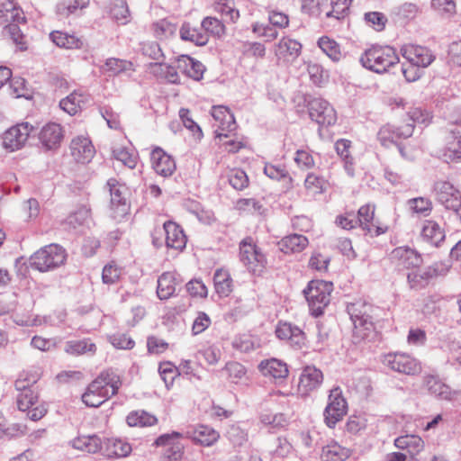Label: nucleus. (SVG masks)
<instances>
[{"label":"nucleus","mask_w":461,"mask_h":461,"mask_svg":"<svg viewBox=\"0 0 461 461\" xmlns=\"http://www.w3.org/2000/svg\"><path fill=\"white\" fill-rule=\"evenodd\" d=\"M186 290L191 296L205 298L208 291L205 285L198 279H194L186 284Z\"/></svg>","instance_id":"0e129e2a"},{"label":"nucleus","mask_w":461,"mask_h":461,"mask_svg":"<svg viewBox=\"0 0 461 461\" xmlns=\"http://www.w3.org/2000/svg\"><path fill=\"white\" fill-rule=\"evenodd\" d=\"M414 130L413 123H405L404 125L395 126L387 123L380 128L377 133V139L384 147L396 145L402 157H405L402 147L398 143L400 139H406L412 135Z\"/></svg>","instance_id":"1a4fd4ad"},{"label":"nucleus","mask_w":461,"mask_h":461,"mask_svg":"<svg viewBox=\"0 0 461 461\" xmlns=\"http://www.w3.org/2000/svg\"><path fill=\"white\" fill-rule=\"evenodd\" d=\"M69 148L74 159L82 164L90 162L95 154L92 141L84 136H77L72 139Z\"/></svg>","instance_id":"dca6fc26"},{"label":"nucleus","mask_w":461,"mask_h":461,"mask_svg":"<svg viewBox=\"0 0 461 461\" xmlns=\"http://www.w3.org/2000/svg\"><path fill=\"white\" fill-rule=\"evenodd\" d=\"M302 45L295 40L283 38L276 48V55L279 59L291 61L296 59L301 52Z\"/></svg>","instance_id":"7c9ffc66"},{"label":"nucleus","mask_w":461,"mask_h":461,"mask_svg":"<svg viewBox=\"0 0 461 461\" xmlns=\"http://www.w3.org/2000/svg\"><path fill=\"white\" fill-rule=\"evenodd\" d=\"M391 259L397 267L402 268L418 267L421 262V256L408 247H399L391 252Z\"/></svg>","instance_id":"412c9836"},{"label":"nucleus","mask_w":461,"mask_h":461,"mask_svg":"<svg viewBox=\"0 0 461 461\" xmlns=\"http://www.w3.org/2000/svg\"><path fill=\"white\" fill-rule=\"evenodd\" d=\"M347 311L354 325L353 338L355 342L357 343L367 339L375 330L372 315L373 306L365 302H356L349 303L347 306Z\"/></svg>","instance_id":"7ed1b4c3"},{"label":"nucleus","mask_w":461,"mask_h":461,"mask_svg":"<svg viewBox=\"0 0 461 461\" xmlns=\"http://www.w3.org/2000/svg\"><path fill=\"white\" fill-rule=\"evenodd\" d=\"M216 293L221 297H227L232 292V279L228 271L217 269L213 276Z\"/></svg>","instance_id":"58836bf2"},{"label":"nucleus","mask_w":461,"mask_h":461,"mask_svg":"<svg viewBox=\"0 0 461 461\" xmlns=\"http://www.w3.org/2000/svg\"><path fill=\"white\" fill-rule=\"evenodd\" d=\"M107 186L111 195L110 207L112 217L119 221L129 212V205L126 199L127 188L114 178L107 181Z\"/></svg>","instance_id":"9b49d317"},{"label":"nucleus","mask_w":461,"mask_h":461,"mask_svg":"<svg viewBox=\"0 0 461 461\" xmlns=\"http://www.w3.org/2000/svg\"><path fill=\"white\" fill-rule=\"evenodd\" d=\"M152 167L161 176L168 177L176 171L175 159L161 148H155L150 155Z\"/></svg>","instance_id":"f3484780"},{"label":"nucleus","mask_w":461,"mask_h":461,"mask_svg":"<svg viewBox=\"0 0 461 461\" xmlns=\"http://www.w3.org/2000/svg\"><path fill=\"white\" fill-rule=\"evenodd\" d=\"M258 369L264 376H268L275 380H283L289 374L287 365L277 358L262 360L258 365Z\"/></svg>","instance_id":"b1692460"},{"label":"nucleus","mask_w":461,"mask_h":461,"mask_svg":"<svg viewBox=\"0 0 461 461\" xmlns=\"http://www.w3.org/2000/svg\"><path fill=\"white\" fill-rule=\"evenodd\" d=\"M163 229L166 235L165 242L167 248L176 250H182L185 248L186 236L178 224L168 221L163 224Z\"/></svg>","instance_id":"5701e85b"},{"label":"nucleus","mask_w":461,"mask_h":461,"mask_svg":"<svg viewBox=\"0 0 461 461\" xmlns=\"http://www.w3.org/2000/svg\"><path fill=\"white\" fill-rule=\"evenodd\" d=\"M228 182L232 188L242 191L249 186V180L247 173L240 168H231L227 174Z\"/></svg>","instance_id":"de8ad7c7"},{"label":"nucleus","mask_w":461,"mask_h":461,"mask_svg":"<svg viewBox=\"0 0 461 461\" xmlns=\"http://www.w3.org/2000/svg\"><path fill=\"white\" fill-rule=\"evenodd\" d=\"M365 21L375 31L381 32L384 29L387 23L385 15L379 12H369L365 14Z\"/></svg>","instance_id":"680f3d73"},{"label":"nucleus","mask_w":461,"mask_h":461,"mask_svg":"<svg viewBox=\"0 0 461 461\" xmlns=\"http://www.w3.org/2000/svg\"><path fill=\"white\" fill-rule=\"evenodd\" d=\"M121 276V269L114 264L104 266L102 273V279L104 284L113 285L116 283Z\"/></svg>","instance_id":"e2e57ef3"},{"label":"nucleus","mask_w":461,"mask_h":461,"mask_svg":"<svg viewBox=\"0 0 461 461\" xmlns=\"http://www.w3.org/2000/svg\"><path fill=\"white\" fill-rule=\"evenodd\" d=\"M321 371L313 366H307L301 373L298 384V391L302 395H307L317 389L322 383Z\"/></svg>","instance_id":"aec40b11"},{"label":"nucleus","mask_w":461,"mask_h":461,"mask_svg":"<svg viewBox=\"0 0 461 461\" xmlns=\"http://www.w3.org/2000/svg\"><path fill=\"white\" fill-rule=\"evenodd\" d=\"M131 67V63L127 60L111 58L105 61L104 65L102 67V70L110 75H117L130 69Z\"/></svg>","instance_id":"3c124183"},{"label":"nucleus","mask_w":461,"mask_h":461,"mask_svg":"<svg viewBox=\"0 0 461 461\" xmlns=\"http://www.w3.org/2000/svg\"><path fill=\"white\" fill-rule=\"evenodd\" d=\"M280 250L285 254L298 253L308 245V239L301 234H292L283 238L279 241Z\"/></svg>","instance_id":"c9c22d12"},{"label":"nucleus","mask_w":461,"mask_h":461,"mask_svg":"<svg viewBox=\"0 0 461 461\" xmlns=\"http://www.w3.org/2000/svg\"><path fill=\"white\" fill-rule=\"evenodd\" d=\"M122 385L120 376L111 369L103 371L82 395L83 402L89 407H99L115 395Z\"/></svg>","instance_id":"f257e3e1"},{"label":"nucleus","mask_w":461,"mask_h":461,"mask_svg":"<svg viewBox=\"0 0 461 461\" xmlns=\"http://www.w3.org/2000/svg\"><path fill=\"white\" fill-rule=\"evenodd\" d=\"M436 276V270L431 268L419 269L408 274L407 280L412 289L425 287L429 280Z\"/></svg>","instance_id":"79ce46f5"},{"label":"nucleus","mask_w":461,"mask_h":461,"mask_svg":"<svg viewBox=\"0 0 461 461\" xmlns=\"http://www.w3.org/2000/svg\"><path fill=\"white\" fill-rule=\"evenodd\" d=\"M77 448L86 450L89 453H95L103 450L107 457H126L132 448L130 443L121 438H107L102 446L101 440L96 436L77 439L74 445Z\"/></svg>","instance_id":"f03ea898"},{"label":"nucleus","mask_w":461,"mask_h":461,"mask_svg":"<svg viewBox=\"0 0 461 461\" xmlns=\"http://www.w3.org/2000/svg\"><path fill=\"white\" fill-rule=\"evenodd\" d=\"M394 445L398 448L406 449L411 457L419 454L424 447L423 440L420 437L416 435H404L398 437L394 440Z\"/></svg>","instance_id":"e433bc0d"},{"label":"nucleus","mask_w":461,"mask_h":461,"mask_svg":"<svg viewBox=\"0 0 461 461\" xmlns=\"http://www.w3.org/2000/svg\"><path fill=\"white\" fill-rule=\"evenodd\" d=\"M302 11L312 16H319L324 9L328 8V0H301Z\"/></svg>","instance_id":"603ef678"},{"label":"nucleus","mask_w":461,"mask_h":461,"mask_svg":"<svg viewBox=\"0 0 461 461\" xmlns=\"http://www.w3.org/2000/svg\"><path fill=\"white\" fill-rule=\"evenodd\" d=\"M442 157L447 163L461 160V135L451 131L446 138V146L442 150Z\"/></svg>","instance_id":"c85d7f7f"},{"label":"nucleus","mask_w":461,"mask_h":461,"mask_svg":"<svg viewBox=\"0 0 461 461\" xmlns=\"http://www.w3.org/2000/svg\"><path fill=\"white\" fill-rule=\"evenodd\" d=\"M423 386L427 391L440 399H450L451 390L448 385L444 384L438 376L426 375L423 376Z\"/></svg>","instance_id":"473e14b6"},{"label":"nucleus","mask_w":461,"mask_h":461,"mask_svg":"<svg viewBox=\"0 0 461 461\" xmlns=\"http://www.w3.org/2000/svg\"><path fill=\"white\" fill-rule=\"evenodd\" d=\"M25 17L23 10L17 6L14 0H7L0 5V24L4 27L8 23H24Z\"/></svg>","instance_id":"cd10ccee"},{"label":"nucleus","mask_w":461,"mask_h":461,"mask_svg":"<svg viewBox=\"0 0 461 461\" xmlns=\"http://www.w3.org/2000/svg\"><path fill=\"white\" fill-rule=\"evenodd\" d=\"M309 115L319 125L330 126L336 122L337 113L330 103L321 97L305 98Z\"/></svg>","instance_id":"9d476101"},{"label":"nucleus","mask_w":461,"mask_h":461,"mask_svg":"<svg viewBox=\"0 0 461 461\" xmlns=\"http://www.w3.org/2000/svg\"><path fill=\"white\" fill-rule=\"evenodd\" d=\"M215 9L231 22H235L240 16L239 11L234 8L233 3L230 0H219L216 3Z\"/></svg>","instance_id":"052dcab7"},{"label":"nucleus","mask_w":461,"mask_h":461,"mask_svg":"<svg viewBox=\"0 0 461 461\" xmlns=\"http://www.w3.org/2000/svg\"><path fill=\"white\" fill-rule=\"evenodd\" d=\"M127 424L131 427H150L158 422L156 416L143 411H133L126 417Z\"/></svg>","instance_id":"37998d69"},{"label":"nucleus","mask_w":461,"mask_h":461,"mask_svg":"<svg viewBox=\"0 0 461 461\" xmlns=\"http://www.w3.org/2000/svg\"><path fill=\"white\" fill-rule=\"evenodd\" d=\"M236 209L251 214L261 215L264 212L263 205L254 198H242L236 202Z\"/></svg>","instance_id":"8fccbe9b"},{"label":"nucleus","mask_w":461,"mask_h":461,"mask_svg":"<svg viewBox=\"0 0 461 461\" xmlns=\"http://www.w3.org/2000/svg\"><path fill=\"white\" fill-rule=\"evenodd\" d=\"M151 73L158 77L165 78L173 84L179 83V76L176 68L163 62H156L150 64Z\"/></svg>","instance_id":"c03bdc74"},{"label":"nucleus","mask_w":461,"mask_h":461,"mask_svg":"<svg viewBox=\"0 0 461 461\" xmlns=\"http://www.w3.org/2000/svg\"><path fill=\"white\" fill-rule=\"evenodd\" d=\"M401 72L408 82H414L420 77V67L407 61L402 64Z\"/></svg>","instance_id":"338daca9"},{"label":"nucleus","mask_w":461,"mask_h":461,"mask_svg":"<svg viewBox=\"0 0 461 461\" xmlns=\"http://www.w3.org/2000/svg\"><path fill=\"white\" fill-rule=\"evenodd\" d=\"M184 438V434L173 431L160 435L154 442L157 447H166L164 456L167 461H181L185 453V446L176 439Z\"/></svg>","instance_id":"ddd939ff"},{"label":"nucleus","mask_w":461,"mask_h":461,"mask_svg":"<svg viewBox=\"0 0 461 461\" xmlns=\"http://www.w3.org/2000/svg\"><path fill=\"white\" fill-rule=\"evenodd\" d=\"M211 114L215 121L219 122V129L215 131L218 138L228 137L229 132L236 130L235 118L227 107L213 106Z\"/></svg>","instance_id":"6ab92c4d"},{"label":"nucleus","mask_w":461,"mask_h":461,"mask_svg":"<svg viewBox=\"0 0 461 461\" xmlns=\"http://www.w3.org/2000/svg\"><path fill=\"white\" fill-rule=\"evenodd\" d=\"M349 456V451L339 444H331L322 448V461H344Z\"/></svg>","instance_id":"49530a36"},{"label":"nucleus","mask_w":461,"mask_h":461,"mask_svg":"<svg viewBox=\"0 0 461 461\" xmlns=\"http://www.w3.org/2000/svg\"><path fill=\"white\" fill-rule=\"evenodd\" d=\"M67 258L66 250L58 244H50L36 251L30 258L32 267L40 272L53 270Z\"/></svg>","instance_id":"423d86ee"},{"label":"nucleus","mask_w":461,"mask_h":461,"mask_svg":"<svg viewBox=\"0 0 461 461\" xmlns=\"http://www.w3.org/2000/svg\"><path fill=\"white\" fill-rule=\"evenodd\" d=\"M32 129L33 127L28 122L11 127L3 135L4 148L10 151L20 149L27 141Z\"/></svg>","instance_id":"4468645a"},{"label":"nucleus","mask_w":461,"mask_h":461,"mask_svg":"<svg viewBox=\"0 0 461 461\" xmlns=\"http://www.w3.org/2000/svg\"><path fill=\"white\" fill-rule=\"evenodd\" d=\"M422 237L438 247L445 239V231L434 221H426L421 230Z\"/></svg>","instance_id":"ea45409f"},{"label":"nucleus","mask_w":461,"mask_h":461,"mask_svg":"<svg viewBox=\"0 0 461 461\" xmlns=\"http://www.w3.org/2000/svg\"><path fill=\"white\" fill-rule=\"evenodd\" d=\"M333 285L323 280H312L303 290L304 296L308 302L312 315L320 316L330 302V294Z\"/></svg>","instance_id":"39448f33"},{"label":"nucleus","mask_w":461,"mask_h":461,"mask_svg":"<svg viewBox=\"0 0 461 461\" xmlns=\"http://www.w3.org/2000/svg\"><path fill=\"white\" fill-rule=\"evenodd\" d=\"M203 32L212 33L215 36L221 37L225 32V26L223 23L213 17H205L201 23Z\"/></svg>","instance_id":"6e6d98bb"},{"label":"nucleus","mask_w":461,"mask_h":461,"mask_svg":"<svg viewBox=\"0 0 461 461\" xmlns=\"http://www.w3.org/2000/svg\"><path fill=\"white\" fill-rule=\"evenodd\" d=\"M90 222V209L80 206L67 217L63 224L68 230H77L80 228L89 227Z\"/></svg>","instance_id":"2f4dec72"},{"label":"nucleus","mask_w":461,"mask_h":461,"mask_svg":"<svg viewBox=\"0 0 461 461\" xmlns=\"http://www.w3.org/2000/svg\"><path fill=\"white\" fill-rule=\"evenodd\" d=\"M410 208L416 213L427 216L432 211V203L429 199L424 197H416L409 200Z\"/></svg>","instance_id":"bf43d9fd"},{"label":"nucleus","mask_w":461,"mask_h":461,"mask_svg":"<svg viewBox=\"0 0 461 461\" xmlns=\"http://www.w3.org/2000/svg\"><path fill=\"white\" fill-rule=\"evenodd\" d=\"M240 259L253 274H260L266 264V258L251 237H246L240 243Z\"/></svg>","instance_id":"0eeeda50"},{"label":"nucleus","mask_w":461,"mask_h":461,"mask_svg":"<svg viewBox=\"0 0 461 461\" xmlns=\"http://www.w3.org/2000/svg\"><path fill=\"white\" fill-rule=\"evenodd\" d=\"M20 23H8V25L5 26V32L11 37L14 43H15L20 50H27V44L25 41V37L23 34L20 27Z\"/></svg>","instance_id":"864d4df0"},{"label":"nucleus","mask_w":461,"mask_h":461,"mask_svg":"<svg viewBox=\"0 0 461 461\" xmlns=\"http://www.w3.org/2000/svg\"><path fill=\"white\" fill-rule=\"evenodd\" d=\"M276 334L280 339L288 340L294 345H301L304 339L302 330L289 322H280L276 329Z\"/></svg>","instance_id":"f704fd0d"},{"label":"nucleus","mask_w":461,"mask_h":461,"mask_svg":"<svg viewBox=\"0 0 461 461\" xmlns=\"http://www.w3.org/2000/svg\"><path fill=\"white\" fill-rule=\"evenodd\" d=\"M111 12L113 17L116 21L121 22L122 23H126L128 22L130 12L126 2L119 1L113 5Z\"/></svg>","instance_id":"774afa93"},{"label":"nucleus","mask_w":461,"mask_h":461,"mask_svg":"<svg viewBox=\"0 0 461 461\" xmlns=\"http://www.w3.org/2000/svg\"><path fill=\"white\" fill-rule=\"evenodd\" d=\"M64 138V131L60 124L50 122L44 125L40 133L39 140L41 145L49 150L59 148Z\"/></svg>","instance_id":"a211bd4d"},{"label":"nucleus","mask_w":461,"mask_h":461,"mask_svg":"<svg viewBox=\"0 0 461 461\" xmlns=\"http://www.w3.org/2000/svg\"><path fill=\"white\" fill-rule=\"evenodd\" d=\"M347 402L342 396L341 390L337 387L330 390L329 402L324 410L325 422L333 428L347 413Z\"/></svg>","instance_id":"f8f14e48"},{"label":"nucleus","mask_w":461,"mask_h":461,"mask_svg":"<svg viewBox=\"0 0 461 461\" xmlns=\"http://www.w3.org/2000/svg\"><path fill=\"white\" fill-rule=\"evenodd\" d=\"M38 399V394L34 390H25L23 393H19L16 397L18 409L22 411H26L35 404Z\"/></svg>","instance_id":"4d7b16f0"},{"label":"nucleus","mask_w":461,"mask_h":461,"mask_svg":"<svg viewBox=\"0 0 461 461\" xmlns=\"http://www.w3.org/2000/svg\"><path fill=\"white\" fill-rule=\"evenodd\" d=\"M383 364L393 371L415 375L421 372L420 363L411 355L401 352L386 354L383 357Z\"/></svg>","instance_id":"6e6552de"},{"label":"nucleus","mask_w":461,"mask_h":461,"mask_svg":"<svg viewBox=\"0 0 461 461\" xmlns=\"http://www.w3.org/2000/svg\"><path fill=\"white\" fill-rule=\"evenodd\" d=\"M113 158L121 161L124 166L132 169L137 165V158L134 154L131 153L127 149L119 147L113 149Z\"/></svg>","instance_id":"13d9d810"},{"label":"nucleus","mask_w":461,"mask_h":461,"mask_svg":"<svg viewBox=\"0 0 461 461\" xmlns=\"http://www.w3.org/2000/svg\"><path fill=\"white\" fill-rule=\"evenodd\" d=\"M156 38L162 40L172 36L176 32V25L167 19L159 20L152 25Z\"/></svg>","instance_id":"5fc2aeb1"},{"label":"nucleus","mask_w":461,"mask_h":461,"mask_svg":"<svg viewBox=\"0 0 461 461\" xmlns=\"http://www.w3.org/2000/svg\"><path fill=\"white\" fill-rule=\"evenodd\" d=\"M398 62L399 58L394 49L389 46H372L360 57L364 68L378 74L386 72Z\"/></svg>","instance_id":"20e7f679"},{"label":"nucleus","mask_w":461,"mask_h":461,"mask_svg":"<svg viewBox=\"0 0 461 461\" xmlns=\"http://www.w3.org/2000/svg\"><path fill=\"white\" fill-rule=\"evenodd\" d=\"M64 350L66 353L79 356L86 353L95 354L96 351V346L91 342L89 339H84L81 340H69L65 344Z\"/></svg>","instance_id":"a19ab883"},{"label":"nucleus","mask_w":461,"mask_h":461,"mask_svg":"<svg viewBox=\"0 0 461 461\" xmlns=\"http://www.w3.org/2000/svg\"><path fill=\"white\" fill-rule=\"evenodd\" d=\"M259 346L258 340L250 335H240L235 337L232 341V347L242 353H248Z\"/></svg>","instance_id":"09e8293b"},{"label":"nucleus","mask_w":461,"mask_h":461,"mask_svg":"<svg viewBox=\"0 0 461 461\" xmlns=\"http://www.w3.org/2000/svg\"><path fill=\"white\" fill-rule=\"evenodd\" d=\"M50 38L59 48L78 50L84 45L82 39L59 31L52 32Z\"/></svg>","instance_id":"4c0bfd02"},{"label":"nucleus","mask_w":461,"mask_h":461,"mask_svg":"<svg viewBox=\"0 0 461 461\" xmlns=\"http://www.w3.org/2000/svg\"><path fill=\"white\" fill-rule=\"evenodd\" d=\"M402 57L408 61L420 68L429 66L435 59L431 50L426 47L406 44L401 49Z\"/></svg>","instance_id":"2eb2a0df"},{"label":"nucleus","mask_w":461,"mask_h":461,"mask_svg":"<svg viewBox=\"0 0 461 461\" xmlns=\"http://www.w3.org/2000/svg\"><path fill=\"white\" fill-rule=\"evenodd\" d=\"M183 434L184 438H190L195 444L205 447L213 445L220 437L215 429L205 425H198L193 429H187Z\"/></svg>","instance_id":"4be33fe9"},{"label":"nucleus","mask_w":461,"mask_h":461,"mask_svg":"<svg viewBox=\"0 0 461 461\" xmlns=\"http://www.w3.org/2000/svg\"><path fill=\"white\" fill-rule=\"evenodd\" d=\"M89 102V95L76 90L59 102V107L70 115L76 114Z\"/></svg>","instance_id":"bb28decb"},{"label":"nucleus","mask_w":461,"mask_h":461,"mask_svg":"<svg viewBox=\"0 0 461 461\" xmlns=\"http://www.w3.org/2000/svg\"><path fill=\"white\" fill-rule=\"evenodd\" d=\"M176 285V274L165 272L158 278L157 295L160 300H167L175 294Z\"/></svg>","instance_id":"72a5a7b5"},{"label":"nucleus","mask_w":461,"mask_h":461,"mask_svg":"<svg viewBox=\"0 0 461 461\" xmlns=\"http://www.w3.org/2000/svg\"><path fill=\"white\" fill-rule=\"evenodd\" d=\"M375 216V206L366 204L361 206L357 212V221L358 225L371 236H377L384 230L373 222Z\"/></svg>","instance_id":"393cba45"},{"label":"nucleus","mask_w":461,"mask_h":461,"mask_svg":"<svg viewBox=\"0 0 461 461\" xmlns=\"http://www.w3.org/2000/svg\"><path fill=\"white\" fill-rule=\"evenodd\" d=\"M176 68L187 77L200 80L203 78L205 70L204 66L187 55H182L176 59Z\"/></svg>","instance_id":"a878e982"},{"label":"nucleus","mask_w":461,"mask_h":461,"mask_svg":"<svg viewBox=\"0 0 461 461\" xmlns=\"http://www.w3.org/2000/svg\"><path fill=\"white\" fill-rule=\"evenodd\" d=\"M179 33L183 41L194 42L198 46H203L209 41L208 34L203 32L202 25L195 26L189 22L182 24Z\"/></svg>","instance_id":"c756f323"},{"label":"nucleus","mask_w":461,"mask_h":461,"mask_svg":"<svg viewBox=\"0 0 461 461\" xmlns=\"http://www.w3.org/2000/svg\"><path fill=\"white\" fill-rule=\"evenodd\" d=\"M318 45L333 61H339L344 57V53L342 52L339 44L327 36L320 38Z\"/></svg>","instance_id":"a18cd8bd"},{"label":"nucleus","mask_w":461,"mask_h":461,"mask_svg":"<svg viewBox=\"0 0 461 461\" xmlns=\"http://www.w3.org/2000/svg\"><path fill=\"white\" fill-rule=\"evenodd\" d=\"M264 173L270 178L276 180L288 179L289 182L292 178L288 175L287 170L283 167H276L274 165H266Z\"/></svg>","instance_id":"69168bd1"}]
</instances>
